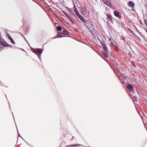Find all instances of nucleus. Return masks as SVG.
Masks as SVG:
<instances>
[{"label":"nucleus","mask_w":147,"mask_h":147,"mask_svg":"<svg viewBox=\"0 0 147 147\" xmlns=\"http://www.w3.org/2000/svg\"><path fill=\"white\" fill-rule=\"evenodd\" d=\"M0 45L4 47H8L9 46V45L7 44L4 39H3L1 36L0 38Z\"/></svg>","instance_id":"f257e3e1"},{"label":"nucleus","mask_w":147,"mask_h":147,"mask_svg":"<svg viewBox=\"0 0 147 147\" xmlns=\"http://www.w3.org/2000/svg\"><path fill=\"white\" fill-rule=\"evenodd\" d=\"M98 39V40L100 41V44L102 46V47L104 50L105 51H107V52H108V51L107 49V48L105 44L104 43V42L101 41L99 38Z\"/></svg>","instance_id":"f03ea898"},{"label":"nucleus","mask_w":147,"mask_h":147,"mask_svg":"<svg viewBox=\"0 0 147 147\" xmlns=\"http://www.w3.org/2000/svg\"><path fill=\"white\" fill-rule=\"evenodd\" d=\"M127 88L131 93H133L134 88L131 84H129L127 86Z\"/></svg>","instance_id":"7ed1b4c3"},{"label":"nucleus","mask_w":147,"mask_h":147,"mask_svg":"<svg viewBox=\"0 0 147 147\" xmlns=\"http://www.w3.org/2000/svg\"><path fill=\"white\" fill-rule=\"evenodd\" d=\"M114 14L116 17H118L119 19H120L121 18V15L117 11H115L114 12Z\"/></svg>","instance_id":"20e7f679"},{"label":"nucleus","mask_w":147,"mask_h":147,"mask_svg":"<svg viewBox=\"0 0 147 147\" xmlns=\"http://www.w3.org/2000/svg\"><path fill=\"white\" fill-rule=\"evenodd\" d=\"M7 37L8 39L13 44H15V43L14 41L13 40V39L11 38L10 35L9 34H7Z\"/></svg>","instance_id":"39448f33"},{"label":"nucleus","mask_w":147,"mask_h":147,"mask_svg":"<svg viewBox=\"0 0 147 147\" xmlns=\"http://www.w3.org/2000/svg\"><path fill=\"white\" fill-rule=\"evenodd\" d=\"M103 3L108 6L111 7L112 6L111 3L109 1H105Z\"/></svg>","instance_id":"423d86ee"},{"label":"nucleus","mask_w":147,"mask_h":147,"mask_svg":"<svg viewBox=\"0 0 147 147\" xmlns=\"http://www.w3.org/2000/svg\"><path fill=\"white\" fill-rule=\"evenodd\" d=\"M110 44L112 47L115 50L117 51L118 50V48L117 46L114 45V43L112 42H110Z\"/></svg>","instance_id":"0eeeda50"},{"label":"nucleus","mask_w":147,"mask_h":147,"mask_svg":"<svg viewBox=\"0 0 147 147\" xmlns=\"http://www.w3.org/2000/svg\"><path fill=\"white\" fill-rule=\"evenodd\" d=\"M128 5L131 7H134V3L131 1H129L127 3Z\"/></svg>","instance_id":"6e6552de"},{"label":"nucleus","mask_w":147,"mask_h":147,"mask_svg":"<svg viewBox=\"0 0 147 147\" xmlns=\"http://www.w3.org/2000/svg\"><path fill=\"white\" fill-rule=\"evenodd\" d=\"M77 17L80 19L81 20V21L82 22H84L85 20L86 19L82 17L81 15L80 14L78 15Z\"/></svg>","instance_id":"1a4fd4ad"},{"label":"nucleus","mask_w":147,"mask_h":147,"mask_svg":"<svg viewBox=\"0 0 147 147\" xmlns=\"http://www.w3.org/2000/svg\"><path fill=\"white\" fill-rule=\"evenodd\" d=\"M36 50L37 51V54L38 53L39 55H41L43 51V50L40 48H36Z\"/></svg>","instance_id":"9d476101"},{"label":"nucleus","mask_w":147,"mask_h":147,"mask_svg":"<svg viewBox=\"0 0 147 147\" xmlns=\"http://www.w3.org/2000/svg\"><path fill=\"white\" fill-rule=\"evenodd\" d=\"M106 15L107 18L109 19L110 20H112L113 18L110 14L107 13Z\"/></svg>","instance_id":"9b49d317"},{"label":"nucleus","mask_w":147,"mask_h":147,"mask_svg":"<svg viewBox=\"0 0 147 147\" xmlns=\"http://www.w3.org/2000/svg\"><path fill=\"white\" fill-rule=\"evenodd\" d=\"M57 35V37H55L53 38H61L63 37V36L62 35L61 33L60 32H58Z\"/></svg>","instance_id":"f8f14e48"},{"label":"nucleus","mask_w":147,"mask_h":147,"mask_svg":"<svg viewBox=\"0 0 147 147\" xmlns=\"http://www.w3.org/2000/svg\"><path fill=\"white\" fill-rule=\"evenodd\" d=\"M62 33L63 34L66 35L69 34V32L65 29L63 30Z\"/></svg>","instance_id":"ddd939ff"},{"label":"nucleus","mask_w":147,"mask_h":147,"mask_svg":"<svg viewBox=\"0 0 147 147\" xmlns=\"http://www.w3.org/2000/svg\"><path fill=\"white\" fill-rule=\"evenodd\" d=\"M74 11L77 16H78L80 14L79 13L77 9L76 8H75L74 9Z\"/></svg>","instance_id":"4468645a"},{"label":"nucleus","mask_w":147,"mask_h":147,"mask_svg":"<svg viewBox=\"0 0 147 147\" xmlns=\"http://www.w3.org/2000/svg\"><path fill=\"white\" fill-rule=\"evenodd\" d=\"M74 11L77 16H78L80 14L79 13L77 9L76 8H75L74 9Z\"/></svg>","instance_id":"2eb2a0df"},{"label":"nucleus","mask_w":147,"mask_h":147,"mask_svg":"<svg viewBox=\"0 0 147 147\" xmlns=\"http://www.w3.org/2000/svg\"><path fill=\"white\" fill-rule=\"evenodd\" d=\"M73 12V15L76 18V19L78 21V22H81V21H80L79 20V19L77 18V16L76 15V14H75L74 12L72 11Z\"/></svg>","instance_id":"dca6fc26"},{"label":"nucleus","mask_w":147,"mask_h":147,"mask_svg":"<svg viewBox=\"0 0 147 147\" xmlns=\"http://www.w3.org/2000/svg\"><path fill=\"white\" fill-rule=\"evenodd\" d=\"M73 12V15L76 18V19L78 21V22H81V21H80L79 20V19L77 18V16L76 15V14H75L74 12L72 11Z\"/></svg>","instance_id":"f3484780"},{"label":"nucleus","mask_w":147,"mask_h":147,"mask_svg":"<svg viewBox=\"0 0 147 147\" xmlns=\"http://www.w3.org/2000/svg\"><path fill=\"white\" fill-rule=\"evenodd\" d=\"M56 29L58 31H61L62 30V28L61 26H58L57 27Z\"/></svg>","instance_id":"a211bd4d"},{"label":"nucleus","mask_w":147,"mask_h":147,"mask_svg":"<svg viewBox=\"0 0 147 147\" xmlns=\"http://www.w3.org/2000/svg\"><path fill=\"white\" fill-rule=\"evenodd\" d=\"M106 53H109V54L110 53V54H111V52L110 51H108V52H107V51H105L102 52V54L103 55H104V54H105Z\"/></svg>","instance_id":"6ab92c4d"},{"label":"nucleus","mask_w":147,"mask_h":147,"mask_svg":"<svg viewBox=\"0 0 147 147\" xmlns=\"http://www.w3.org/2000/svg\"><path fill=\"white\" fill-rule=\"evenodd\" d=\"M89 20H86V19L85 20L84 22H83L84 23L83 25L84 26H85V25H86V24H87L86 23V22H88V21H89Z\"/></svg>","instance_id":"aec40b11"},{"label":"nucleus","mask_w":147,"mask_h":147,"mask_svg":"<svg viewBox=\"0 0 147 147\" xmlns=\"http://www.w3.org/2000/svg\"><path fill=\"white\" fill-rule=\"evenodd\" d=\"M139 89H140V90L142 92V94H144V90H143V88H142L141 87H140V88H139Z\"/></svg>","instance_id":"412c9836"},{"label":"nucleus","mask_w":147,"mask_h":147,"mask_svg":"<svg viewBox=\"0 0 147 147\" xmlns=\"http://www.w3.org/2000/svg\"><path fill=\"white\" fill-rule=\"evenodd\" d=\"M108 54H109V53H106L105 54H104V57L105 58H108Z\"/></svg>","instance_id":"4be33fe9"},{"label":"nucleus","mask_w":147,"mask_h":147,"mask_svg":"<svg viewBox=\"0 0 147 147\" xmlns=\"http://www.w3.org/2000/svg\"><path fill=\"white\" fill-rule=\"evenodd\" d=\"M62 12L67 17L69 16V15L64 11H62Z\"/></svg>","instance_id":"5701e85b"},{"label":"nucleus","mask_w":147,"mask_h":147,"mask_svg":"<svg viewBox=\"0 0 147 147\" xmlns=\"http://www.w3.org/2000/svg\"><path fill=\"white\" fill-rule=\"evenodd\" d=\"M144 23L145 24L146 26L147 27V19L145 20H144Z\"/></svg>","instance_id":"b1692460"},{"label":"nucleus","mask_w":147,"mask_h":147,"mask_svg":"<svg viewBox=\"0 0 147 147\" xmlns=\"http://www.w3.org/2000/svg\"><path fill=\"white\" fill-rule=\"evenodd\" d=\"M32 52L33 53H34L36 55H37V54H37V51L36 50L33 51H32Z\"/></svg>","instance_id":"393cba45"},{"label":"nucleus","mask_w":147,"mask_h":147,"mask_svg":"<svg viewBox=\"0 0 147 147\" xmlns=\"http://www.w3.org/2000/svg\"><path fill=\"white\" fill-rule=\"evenodd\" d=\"M37 56H38V57L39 59L40 60H41V58L40 57H41V55H38V54H37Z\"/></svg>","instance_id":"a878e982"},{"label":"nucleus","mask_w":147,"mask_h":147,"mask_svg":"<svg viewBox=\"0 0 147 147\" xmlns=\"http://www.w3.org/2000/svg\"><path fill=\"white\" fill-rule=\"evenodd\" d=\"M68 19L69 20V21H71L72 20V19H71V18H70V17L69 16H67V17Z\"/></svg>","instance_id":"bb28decb"},{"label":"nucleus","mask_w":147,"mask_h":147,"mask_svg":"<svg viewBox=\"0 0 147 147\" xmlns=\"http://www.w3.org/2000/svg\"><path fill=\"white\" fill-rule=\"evenodd\" d=\"M68 19L69 20V21H71L72 20V19H71V18H70V17L69 16H67V17Z\"/></svg>","instance_id":"cd10ccee"},{"label":"nucleus","mask_w":147,"mask_h":147,"mask_svg":"<svg viewBox=\"0 0 147 147\" xmlns=\"http://www.w3.org/2000/svg\"><path fill=\"white\" fill-rule=\"evenodd\" d=\"M76 146V145L73 144L70 145H69V146H71V147H73V146L74 147V146Z\"/></svg>","instance_id":"c85d7f7f"},{"label":"nucleus","mask_w":147,"mask_h":147,"mask_svg":"<svg viewBox=\"0 0 147 147\" xmlns=\"http://www.w3.org/2000/svg\"><path fill=\"white\" fill-rule=\"evenodd\" d=\"M18 137H20V138H22L23 140L25 142H26V143L28 144L29 145H30L29 144H28L23 139V138L20 135V136H18Z\"/></svg>","instance_id":"c756f323"},{"label":"nucleus","mask_w":147,"mask_h":147,"mask_svg":"<svg viewBox=\"0 0 147 147\" xmlns=\"http://www.w3.org/2000/svg\"><path fill=\"white\" fill-rule=\"evenodd\" d=\"M71 22L72 23V24H73V25H74V24H75V22L74 21H73L72 20L71 21Z\"/></svg>","instance_id":"7c9ffc66"},{"label":"nucleus","mask_w":147,"mask_h":147,"mask_svg":"<svg viewBox=\"0 0 147 147\" xmlns=\"http://www.w3.org/2000/svg\"><path fill=\"white\" fill-rule=\"evenodd\" d=\"M92 37L93 38H96V35L94 34V35H92Z\"/></svg>","instance_id":"2f4dec72"},{"label":"nucleus","mask_w":147,"mask_h":147,"mask_svg":"<svg viewBox=\"0 0 147 147\" xmlns=\"http://www.w3.org/2000/svg\"><path fill=\"white\" fill-rule=\"evenodd\" d=\"M23 37H24V38L26 40V41H27V43H28V45L30 46V45L29 43L28 42V41L27 40H26V38L24 37V36L23 35Z\"/></svg>","instance_id":"473e14b6"},{"label":"nucleus","mask_w":147,"mask_h":147,"mask_svg":"<svg viewBox=\"0 0 147 147\" xmlns=\"http://www.w3.org/2000/svg\"><path fill=\"white\" fill-rule=\"evenodd\" d=\"M87 28L88 29V30H90V31L91 32H92V30H91L90 29V28L88 27Z\"/></svg>","instance_id":"72a5a7b5"},{"label":"nucleus","mask_w":147,"mask_h":147,"mask_svg":"<svg viewBox=\"0 0 147 147\" xmlns=\"http://www.w3.org/2000/svg\"><path fill=\"white\" fill-rule=\"evenodd\" d=\"M115 19L114 18H113V19L111 21H115Z\"/></svg>","instance_id":"f704fd0d"},{"label":"nucleus","mask_w":147,"mask_h":147,"mask_svg":"<svg viewBox=\"0 0 147 147\" xmlns=\"http://www.w3.org/2000/svg\"><path fill=\"white\" fill-rule=\"evenodd\" d=\"M84 27H86V28H87L88 27L86 25H85V26H84Z\"/></svg>","instance_id":"c9c22d12"},{"label":"nucleus","mask_w":147,"mask_h":147,"mask_svg":"<svg viewBox=\"0 0 147 147\" xmlns=\"http://www.w3.org/2000/svg\"><path fill=\"white\" fill-rule=\"evenodd\" d=\"M83 12L84 13V12H86V10L85 9H83Z\"/></svg>","instance_id":"e433bc0d"},{"label":"nucleus","mask_w":147,"mask_h":147,"mask_svg":"<svg viewBox=\"0 0 147 147\" xmlns=\"http://www.w3.org/2000/svg\"><path fill=\"white\" fill-rule=\"evenodd\" d=\"M133 102L134 104H135V102H134H134Z\"/></svg>","instance_id":"4c0bfd02"},{"label":"nucleus","mask_w":147,"mask_h":147,"mask_svg":"<svg viewBox=\"0 0 147 147\" xmlns=\"http://www.w3.org/2000/svg\"><path fill=\"white\" fill-rule=\"evenodd\" d=\"M8 104H9V107H10V104L9 103V102H8ZM10 109H11V108H10Z\"/></svg>","instance_id":"58836bf2"},{"label":"nucleus","mask_w":147,"mask_h":147,"mask_svg":"<svg viewBox=\"0 0 147 147\" xmlns=\"http://www.w3.org/2000/svg\"><path fill=\"white\" fill-rule=\"evenodd\" d=\"M111 40V38H109V41H110Z\"/></svg>","instance_id":"ea45409f"},{"label":"nucleus","mask_w":147,"mask_h":147,"mask_svg":"<svg viewBox=\"0 0 147 147\" xmlns=\"http://www.w3.org/2000/svg\"><path fill=\"white\" fill-rule=\"evenodd\" d=\"M140 24H141L142 25V22H141V21H140Z\"/></svg>","instance_id":"a19ab883"},{"label":"nucleus","mask_w":147,"mask_h":147,"mask_svg":"<svg viewBox=\"0 0 147 147\" xmlns=\"http://www.w3.org/2000/svg\"><path fill=\"white\" fill-rule=\"evenodd\" d=\"M145 31H146V32L147 33V30L146 29H145Z\"/></svg>","instance_id":"79ce46f5"},{"label":"nucleus","mask_w":147,"mask_h":147,"mask_svg":"<svg viewBox=\"0 0 147 147\" xmlns=\"http://www.w3.org/2000/svg\"><path fill=\"white\" fill-rule=\"evenodd\" d=\"M72 11H70V12H71V13H72L73 14Z\"/></svg>","instance_id":"37998d69"},{"label":"nucleus","mask_w":147,"mask_h":147,"mask_svg":"<svg viewBox=\"0 0 147 147\" xmlns=\"http://www.w3.org/2000/svg\"><path fill=\"white\" fill-rule=\"evenodd\" d=\"M123 78H126L125 77H123Z\"/></svg>","instance_id":"c03bdc74"},{"label":"nucleus","mask_w":147,"mask_h":147,"mask_svg":"<svg viewBox=\"0 0 147 147\" xmlns=\"http://www.w3.org/2000/svg\"><path fill=\"white\" fill-rule=\"evenodd\" d=\"M12 46V45H9V47H11Z\"/></svg>","instance_id":"a18cd8bd"},{"label":"nucleus","mask_w":147,"mask_h":147,"mask_svg":"<svg viewBox=\"0 0 147 147\" xmlns=\"http://www.w3.org/2000/svg\"><path fill=\"white\" fill-rule=\"evenodd\" d=\"M0 36H1V34L0 32Z\"/></svg>","instance_id":"49530a36"},{"label":"nucleus","mask_w":147,"mask_h":147,"mask_svg":"<svg viewBox=\"0 0 147 147\" xmlns=\"http://www.w3.org/2000/svg\"><path fill=\"white\" fill-rule=\"evenodd\" d=\"M12 114H13V113L12 112ZM13 116L14 117V116Z\"/></svg>","instance_id":"de8ad7c7"},{"label":"nucleus","mask_w":147,"mask_h":147,"mask_svg":"<svg viewBox=\"0 0 147 147\" xmlns=\"http://www.w3.org/2000/svg\"><path fill=\"white\" fill-rule=\"evenodd\" d=\"M72 137L73 138H74V136H72Z\"/></svg>","instance_id":"09e8293b"}]
</instances>
